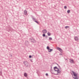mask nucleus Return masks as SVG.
Segmentation results:
<instances>
[{"instance_id":"f257e3e1","label":"nucleus","mask_w":79,"mask_h":79,"mask_svg":"<svg viewBox=\"0 0 79 79\" xmlns=\"http://www.w3.org/2000/svg\"><path fill=\"white\" fill-rule=\"evenodd\" d=\"M72 72L73 73V76L75 77H73V78L74 79H78V78L77 77H78V75H77L78 74L76 72H74L73 71H72Z\"/></svg>"},{"instance_id":"f03ea898","label":"nucleus","mask_w":79,"mask_h":79,"mask_svg":"<svg viewBox=\"0 0 79 79\" xmlns=\"http://www.w3.org/2000/svg\"><path fill=\"white\" fill-rule=\"evenodd\" d=\"M23 64L26 67H27V68H29V63H28V62H27V61H25L23 62Z\"/></svg>"},{"instance_id":"7ed1b4c3","label":"nucleus","mask_w":79,"mask_h":79,"mask_svg":"<svg viewBox=\"0 0 79 79\" xmlns=\"http://www.w3.org/2000/svg\"><path fill=\"white\" fill-rule=\"evenodd\" d=\"M69 61L70 63H72V64H74V61L73 59H70Z\"/></svg>"},{"instance_id":"20e7f679","label":"nucleus","mask_w":79,"mask_h":79,"mask_svg":"<svg viewBox=\"0 0 79 79\" xmlns=\"http://www.w3.org/2000/svg\"><path fill=\"white\" fill-rule=\"evenodd\" d=\"M57 49L58 50H59V52H60L61 53L63 52V50L60 48L59 47H57Z\"/></svg>"},{"instance_id":"39448f33","label":"nucleus","mask_w":79,"mask_h":79,"mask_svg":"<svg viewBox=\"0 0 79 79\" xmlns=\"http://www.w3.org/2000/svg\"><path fill=\"white\" fill-rule=\"evenodd\" d=\"M31 16L32 20H33L35 22L36 21V19H35L34 18V16L32 15H31Z\"/></svg>"},{"instance_id":"423d86ee","label":"nucleus","mask_w":79,"mask_h":79,"mask_svg":"<svg viewBox=\"0 0 79 79\" xmlns=\"http://www.w3.org/2000/svg\"><path fill=\"white\" fill-rule=\"evenodd\" d=\"M42 32L43 34H46L47 32V31L46 30H42Z\"/></svg>"},{"instance_id":"0eeeda50","label":"nucleus","mask_w":79,"mask_h":79,"mask_svg":"<svg viewBox=\"0 0 79 79\" xmlns=\"http://www.w3.org/2000/svg\"><path fill=\"white\" fill-rule=\"evenodd\" d=\"M24 13L25 15H27V10H25L24 11Z\"/></svg>"},{"instance_id":"6e6552de","label":"nucleus","mask_w":79,"mask_h":79,"mask_svg":"<svg viewBox=\"0 0 79 79\" xmlns=\"http://www.w3.org/2000/svg\"><path fill=\"white\" fill-rule=\"evenodd\" d=\"M58 70H56V71L57 72V74H60V73H61V71H60V69H57Z\"/></svg>"},{"instance_id":"1a4fd4ad","label":"nucleus","mask_w":79,"mask_h":79,"mask_svg":"<svg viewBox=\"0 0 79 79\" xmlns=\"http://www.w3.org/2000/svg\"><path fill=\"white\" fill-rule=\"evenodd\" d=\"M74 39L76 41H78V38L77 36H76L74 38Z\"/></svg>"},{"instance_id":"9d476101","label":"nucleus","mask_w":79,"mask_h":79,"mask_svg":"<svg viewBox=\"0 0 79 79\" xmlns=\"http://www.w3.org/2000/svg\"><path fill=\"white\" fill-rule=\"evenodd\" d=\"M52 51H53V49H49V50H48V52H51Z\"/></svg>"},{"instance_id":"9b49d317","label":"nucleus","mask_w":79,"mask_h":79,"mask_svg":"<svg viewBox=\"0 0 79 79\" xmlns=\"http://www.w3.org/2000/svg\"><path fill=\"white\" fill-rule=\"evenodd\" d=\"M36 42V41L35 40H34V39L31 41V42H33V43H34Z\"/></svg>"},{"instance_id":"f8f14e48","label":"nucleus","mask_w":79,"mask_h":79,"mask_svg":"<svg viewBox=\"0 0 79 79\" xmlns=\"http://www.w3.org/2000/svg\"><path fill=\"white\" fill-rule=\"evenodd\" d=\"M24 76L25 77H27V74L26 73H24Z\"/></svg>"},{"instance_id":"ddd939ff","label":"nucleus","mask_w":79,"mask_h":79,"mask_svg":"<svg viewBox=\"0 0 79 79\" xmlns=\"http://www.w3.org/2000/svg\"><path fill=\"white\" fill-rule=\"evenodd\" d=\"M49 40H52V37H49Z\"/></svg>"},{"instance_id":"4468645a","label":"nucleus","mask_w":79,"mask_h":79,"mask_svg":"<svg viewBox=\"0 0 79 79\" xmlns=\"http://www.w3.org/2000/svg\"><path fill=\"white\" fill-rule=\"evenodd\" d=\"M33 39H34V38H30V40H31V41L33 40Z\"/></svg>"},{"instance_id":"2eb2a0df","label":"nucleus","mask_w":79,"mask_h":79,"mask_svg":"<svg viewBox=\"0 0 79 79\" xmlns=\"http://www.w3.org/2000/svg\"><path fill=\"white\" fill-rule=\"evenodd\" d=\"M48 35L49 36H50V35H51V34H50V32H48Z\"/></svg>"},{"instance_id":"dca6fc26","label":"nucleus","mask_w":79,"mask_h":79,"mask_svg":"<svg viewBox=\"0 0 79 79\" xmlns=\"http://www.w3.org/2000/svg\"><path fill=\"white\" fill-rule=\"evenodd\" d=\"M47 50H49V49H50V47H49L48 46H47Z\"/></svg>"},{"instance_id":"f3484780","label":"nucleus","mask_w":79,"mask_h":79,"mask_svg":"<svg viewBox=\"0 0 79 79\" xmlns=\"http://www.w3.org/2000/svg\"><path fill=\"white\" fill-rule=\"evenodd\" d=\"M67 12L68 13H70V10H67Z\"/></svg>"},{"instance_id":"a211bd4d","label":"nucleus","mask_w":79,"mask_h":79,"mask_svg":"<svg viewBox=\"0 0 79 79\" xmlns=\"http://www.w3.org/2000/svg\"><path fill=\"white\" fill-rule=\"evenodd\" d=\"M35 23H37V24H39V22H38L37 21H36V20H35Z\"/></svg>"},{"instance_id":"6ab92c4d","label":"nucleus","mask_w":79,"mask_h":79,"mask_svg":"<svg viewBox=\"0 0 79 79\" xmlns=\"http://www.w3.org/2000/svg\"><path fill=\"white\" fill-rule=\"evenodd\" d=\"M54 69H58V68H57V67L56 66H55L54 67Z\"/></svg>"},{"instance_id":"aec40b11","label":"nucleus","mask_w":79,"mask_h":79,"mask_svg":"<svg viewBox=\"0 0 79 79\" xmlns=\"http://www.w3.org/2000/svg\"><path fill=\"white\" fill-rule=\"evenodd\" d=\"M2 74V71H0V76H1Z\"/></svg>"},{"instance_id":"412c9836","label":"nucleus","mask_w":79,"mask_h":79,"mask_svg":"<svg viewBox=\"0 0 79 79\" xmlns=\"http://www.w3.org/2000/svg\"><path fill=\"white\" fill-rule=\"evenodd\" d=\"M68 27H69V26H65V29H67Z\"/></svg>"},{"instance_id":"4be33fe9","label":"nucleus","mask_w":79,"mask_h":79,"mask_svg":"<svg viewBox=\"0 0 79 79\" xmlns=\"http://www.w3.org/2000/svg\"><path fill=\"white\" fill-rule=\"evenodd\" d=\"M43 37H45V34L44 33L43 34Z\"/></svg>"},{"instance_id":"5701e85b","label":"nucleus","mask_w":79,"mask_h":79,"mask_svg":"<svg viewBox=\"0 0 79 79\" xmlns=\"http://www.w3.org/2000/svg\"><path fill=\"white\" fill-rule=\"evenodd\" d=\"M56 64L57 65V66H58V67H59L60 68H61L60 67V65H58V64Z\"/></svg>"},{"instance_id":"b1692460","label":"nucleus","mask_w":79,"mask_h":79,"mask_svg":"<svg viewBox=\"0 0 79 79\" xmlns=\"http://www.w3.org/2000/svg\"><path fill=\"white\" fill-rule=\"evenodd\" d=\"M52 66H51V73H52V74H53V73H52Z\"/></svg>"},{"instance_id":"393cba45","label":"nucleus","mask_w":79,"mask_h":79,"mask_svg":"<svg viewBox=\"0 0 79 79\" xmlns=\"http://www.w3.org/2000/svg\"><path fill=\"white\" fill-rule=\"evenodd\" d=\"M67 8V7L66 6H64V9H66V8Z\"/></svg>"},{"instance_id":"a878e982","label":"nucleus","mask_w":79,"mask_h":79,"mask_svg":"<svg viewBox=\"0 0 79 79\" xmlns=\"http://www.w3.org/2000/svg\"><path fill=\"white\" fill-rule=\"evenodd\" d=\"M45 37L46 39H47V37H48V36H47V35H45Z\"/></svg>"},{"instance_id":"bb28decb","label":"nucleus","mask_w":79,"mask_h":79,"mask_svg":"<svg viewBox=\"0 0 79 79\" xmlns=\"http://www.w3.org/2000/svg\"><path fill=\"white\" fill-rule=\"evenodd\" d=\"M31 57H32V56H31L30 55L29 56V58H31Z\"/></svg>"},{"instance_id":"cd10ccee","label":"nucleus","mask_w":79,"mask_h":79,"mask_svg":"<svg viewBox=\"0 0 79 79\" xmlns=\"http://www.w3.org/2000/svg\"><path fill=\"white\" fill-rule=\"evenodd\" d=\"M46 76H48V73H47L45 74Z\"/></svg>"},{"instance_id":"c85d7f7f","label":"nucleus","mask_w":79,"mask_h":79,"mask_svg":"<svg viewBox=\"0 0 79 79\" xmlns=\"http://www.w3.org/2000/svg\"><path fill=\"white\" fill-rule=\"evenodd\" d=\"M54 70L55 71H56V70H55V69H54Z\"/></svg>"},{"instance_id":"c756f323","label":"nucleus","mask_w":79,"mask_h":79,"mask_svg":"<svg viewBox=\"0 0 79 79\" xmlns=\"http://www.w3.org/2000/svg\"><path fill=\"white\" fill-rule=\"evenodd\" d=\"M26 42H27V43H28V41H26L25 42V43H26Z\"/></svg>"},{"instance_id":"7c9ffc66","label":"nucleus","mask_w":79,"mask_h":79,"mask_svg":"<svg viewBox=\"0 0 79 79\" xmlns=\"http://www.w3.org/2000/svg\"><path fill=\"white\" fill-rule=\"evenodd\" d=\"M72 76H73V74H72Z\"/></svg>"},{"instance_id":"2f4dec72","label":"nucleus","mask_w":79,"mask_h":79,"mask_svg":"<svg viewBox=\"0 0 79 79\" xmlns=\"http://www.w3.org/2000/svg\"><path fill=\"white\" fill-rule=\"evenodd\" d=\"M11 56H12V55H11Z\"/></svg>"}]
</instances>
